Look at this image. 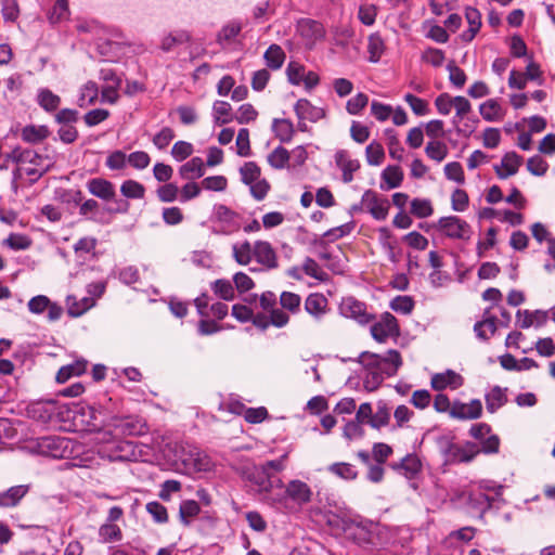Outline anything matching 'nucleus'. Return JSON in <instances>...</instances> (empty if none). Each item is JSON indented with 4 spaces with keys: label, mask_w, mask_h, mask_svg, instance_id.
<instances>
[{
    "label": "nucleus",
    "mask_w": 555,
    "mask_h": 555,
    "mask_svg": "<svg viewBox=\"0 0 555 555\" xmlns=\"http://www.w3.org/2000/svg\"><path fill=\"white\" fill-rule=\"evenodd\" d=\"M69 410V421L95 435L98 454L109 462L134 459V446L126 437L142 436L149 431L145 420L138 415H117L105 406L89 404H74Z\"/></svg>",
    "instance_id": "obj_1"
},
{
    "label": "nucleus",
    "mask_w": 555,
    "mask_h": 555,
    "mask_svg": "<svg viewBox=\"0 0 555 555\" xmlns=\"http://www.w3.org/2000/svg\"><path fill=\"white\" fill-rule=\"evenodd\" d=\"M287 459L288 454L284 453L260 465L248 463L237 468V474L250 492L267 499L274 489L284 487L279 474L286 468Z\"/></svg>",
    "instance_id": "obj_2"
},
{
    "label": "nucleus",
    "mask_w": 555,
    "mask_h": 555,
    "mask_svg": "<svg viewBox=\"0 0 555 555\" xmlns=\"http://www.w3.org/2000/svg\"><path fill=\"white\" fill-rule=\"evenodd\" d=\"M359 362L365 370L363 386L367 391L376 390L386 377L396 375L402 364L400 353L393 349L384 356L364 351L359 356Z\"/></svg>",
    "instance_id": "obj_3"
},
{
    "label": "nucleus",
    "mask_w": 555,
    "mask_h": 555,
    "mask_svg": "<svg viewBox=\"0 0 555 555\" xmlns=\"http://www.w3.org/2000/svg\"><path fill=\"white\" fill-rule=\"evenodd\" d=\"M436 442L446 464L468 463L480 453L477 443L472 441L457 443L454 437L448 435L438 437Z\"/></svg>",
    "instance_id": "obj_4"
},
{
    "label": "nucleus",
    "mask_w": 555,
    "mask_h": 555,
    "mask_svg": "<svg viewBox=\"0 0 555 555\" xmlns=\"http://www.w3.org/2000/svg\"><path fill=\"white\" fill-rule=\"evenodd\" d=\"M31 418L43 424H56L67 422L70 418V410L66 404L52 400L35 402L28 408Z\"/></svg>",
    "instance_id": "obj_5"
},
{
    "label": "nucleus",
    "mask_w": 555,
    "mask_h": 555,
    "mask_svg": "<svg viewBox=\"0 0 555 555\" xmlns=\"http://www.w3.org/2000/svg\"><path fill=\"white\" fill-rule=\"evenodd\" d=\"M284 492L271 498L272 504L286 507L288 502L302 507L311 502L313 492L308 483L299 479H292L284 483Z\"/></svg>",
    "instance_id": "obj_6"
},
{
    "label": "nucleus",
    "mask_w": 555,
    "mask_h": 555,
    "mask_svg": "<svg viewBox=\"0 0 555 555\" xmlns=\"http://www.w3.org/2000/svg\"><path fill=\"white\" fill-rule=\"evenodd\" d=\"M41 454L53 459H66L79 453V444L66 437L48 436L38 440Z\"/></svg>",
    "instance_id": "obj_7"
},
{
    "label": "nucleus",
    "mask_w": 555,
    "mask_h": 555,
    "mask_svg": "<svg viewBox=\"0 0 555 555\" xmlns=\"http://www.w3.org/2000/svg\"><path fill=\"white\" fill-rule=\"evenodd\" d=\"M211 221V231L216 234L229 235L241 228L240 215L223 204L214 206Z\"/></svg>",
    "instance_id": "obj_8"
},
{
    "label": "nucleus",
    "mask_w": 555,
    "mask_h": 555,
    "mask_svg": "<svg viewBox=\"0 0 555 555\" xmlns=\"http://www.w3.org/2000/svg\"><path fill=\"white\" fill-rule=\"evenodd\" d=\"M296 34L309 50L325 39V28L322 23L311 18H300L296 23Z\"/></svg>",
    "instance_id": "obj_9"
},
{
    "label": "nucleus",
    "mask_w": 555,
    "mask_h": 555,
    "mask_svg": "<svg viewBox=\"0 0 555 555\" xmlns=\"http://www.w3.org/2000/svg\"><path fill=\"white\" fill-rule=\"evenodd\" d=\"M338 309L344 318L351 319L360 325H366L375 319V315L367 311L365 302L352 296L344 297Z\"/></svg>",
    "instance_id": "obj_10"
},
{
    "label": "nucleus",
    "mask_w": 555,
    "mask_h": 555,
    "mask_svg": "<svg viewBox=\"0 0 555 555\" xmlns=\"http://www.w3.org/2000/svg\"><path fill=\"white\" fill-rule=\"evenodd\" d=\"M437 229L452 240L467 241L472 235L468 222L457 216L441 217L437 222Z\"/></svg>",
    "instance_id": "obj_11"
},
{
    "label": "nucleus",
    "mask_w": 555,
    "mask_h": 555,
    "mask_svg": "<svg viewBox=\"0 0 555 555\" xmlns=\"http://www.w3.org/2000/svg\"><path fill=\"white\" fill-rule=\"evenodd\" d=\"M371 335L378 343H385L388 338L400 335L398 320L390 312H384L379 320L371 325Z\"/></svg>",
    "instance_id": "obj_12"
},
{
    "label": "nucleus",
    "mask_w": 555,
    "mask_h": 555,
    "mask_svg": "<svg viewBox=\"0 0 555 555\" xmlns=\"http://www.w3.org/2000/svg\"><path fill=\"white\" fill-rule=\"evenodd\" d=\"M361 205L378 221L385 220L389 211V201L373 190H366L361 198Z\"/></svg>",
    "instance_id": "obj_13"
},
{
    "label": "nucleus",
    "mask_w": 555,
    "mask_h": 555,
    "mask_svg": "<svg viewBox=\"0 0 555 555\" xmlns=\"http://www.w3.org/2000/svg\"><path fill=\"white\" fill-rule=\"evenodd\" d=\"M482 414V403L479 399H473L468 403L454 401L450 409V417L460 421L477 420Z\"/></svg>",
    "instance_id": "obj_14"
},
{
    "label": "nucleus",
    "mask_w": 555,
    "mask_h": 555,
    "mask_svg": "<svg viewBox=\"0 0 555 555\" xmlns=\"http://www.w3.org/2000/svg\"><path fill=\"white\" fill-rule=\"evenodd\" d=\"M305 310L314 321L320 322L330 311L328 300L323 294L312 293L305 300Z\"/></svg>",
    "instance_id": "obj_15"
},
{
    "label": "nucleus",
    "mask_w": 555,
    "mask_h": 555,
    "mask_svg": "<svg viewBox=\"0 0 555 555\" xmlns=\"http://www.w3.org/2000/svg\"><path fill=\"white\" fill-rule=\"evenodd\" d=\"M254 257L258 263L267 269H275L278 267L276 253L272 245L267 241H257L254 244Z\"/></svg>",
    "instance_id": "obj_16"
},
{
    "label": "nucleus",
    "mask_w": 555,
    "mask_h": 555,
    "mask_svg": "<svg viewBox=\"0 0 555 555\" xmlns=\"http://www.w3.org/2000/svg\"><path fill=\"white\" fill-rule=\"evenodd\" d=\"M522 164V156L516 152L506 153L501 160V165H495L494 170L500 179H506L517 173Z\"/></svg>",
    "instance_id": "obj_17"
},
{
    "label": "nucleus",
    "mask_w": 555,
    "mask_h": 555,
    "mask_svg": "<svg viewBox=\"0 0 555 555\" xmlns=\"http://www.w3.org/2000/svg\"><path fill=\"white\" fill-rule=\"evenodd\" d=\"M88 191L95 197L103 201H112L116 195L114 184L103 178H93L87 182Z\"/></svg>",
    "instance_id": "obj_18"
},
{
    "label": "nucleus",
    "mask_w": 555,
    "mask_h": 555,
    "mask_svg": "<svg viewBox=\"0 0 555 555\" xmlns=\"http://www.w3.org/2000/svg\"><path fill=\"white\" fill-rule=\"evenodd\" d=\"M335 163L343 172V181L350 183L353 180V172L360 168L359 160L350 158L347 151L340 150L335 154Z\"/></svg>",
    "instance_id": "obj_19"
},
{
    "label": "nucleus",
    "mask_w": 555,
    "mask_h": 555,
    "mask_svg": "<svg viewBox=\"0 0 555 555\" xmlns=\"http://www.w3.org/2000/svg\"><path fill=\"white\" fill-rule=\"evenodd\" d=\"M294 109L299 120L317 122L325 116L323 108L312 105L310 101L306 99L298 100Z\"/></svg>",
    "instance_id": "obj_20"
},
{
    "label": "nucleus",
    "mask_w": 555,
    "mask_h": 555,
    "mask_svg": "<svg viewBox=\"0 0 555 555\" xmlns=\"http://www.w3.org/2000/svg\"><path fill=\"white\" fill-rule=\"evenodd\" d=\"M431 387L436 390H442L447 387L451 389H457L463 385V378L460 374L454 371L448 370L444 373L435 374L431 377Z\"/></svg>",
    "instance_id": "obj_21"
},
{
    "label": "nucleus",
    "mask_w": 555,
    "mask_h": 555,
    "mask_svg": "<svg viewBox=\"0 0 555 555\" xmlns=\"http://www.w3.org/2000/svg\"><path fill=\"white\" fill-rule=\"evenodd\" d=\"M506 388L500 386L492 387L485 395L486 409L489 413L493 414L504 406L507 402Z\"/></svg>",
    "instance_id": "obj_22"
},
{
    "label": "nucleus",
    "mask_w": 555,
    "mask_h": 555,
    "mask_svg": "<svg viewBox=\"0 0 555 555\" xmlns=\"http://www.w3.org/2000/svg\"><path fill=\"white\" fill-rule=\"evenodd\" d=\"M66 306L68 314L70 317L77 318L95 306V298L85 296L78 299L74 295H68L66 297Z\"/></svg>",
    "instance_id": "obj_23"
},
{
    "label": "nucleus",
    "mask_w": 555,
    "mask_h": 555,
    "mask_svg": "<svg viewBox=\"0 0 555 555\" xmlns=\"http://www.w3.org/2000/svg\"><path fill=\"white\" fill-rule=\"evenodd\" d=\"M29 487L27 485H18L0 492V507L16 506L20 501L27 494Z\"/></svg>",
    "instance_id": "obj_24"
},
{
    "label": "nucleus",
    "mask_w": 555,
    "mask_h": 555,
    "mask_svg": "<svg viewBox=\"0 0 555 555\" xmlns=\"http://www.w3.org/2000/svg\"><path fill=\"white\" fill-rule=\"evenodd\" d=\"M465 17L468 23V29L462 34V39L470 42L481 27V14L476 8L468 7L465 10Z\"/></svg>",
    "instance_id": "obj_25"
},
{
    "label": "nucleus",
    "mask_w": 555,
    "mask_h": 555,
    "mask_svg": "<svg viewBox=\"0 0 555 555\" xmlns=\"http://www.w3.org/2000/svg\"><path fill=\"white\" fill-rule=\"evenodd\" d=\"M479 113L481 117L489 122L501 121L505 115L504 109L495 99H490L481 103Z\"/></svg>",
    "instance_id": "obj_26"
},
{
    "label": "nucleus",
    "mask_w": 555,
    "mask_h": 555,
    "mask_svg": "<svg viewBox=\"0 0 555 555\" xmlns=\"http://www.w3.org/2000/svg\"><path fill=\"white\" fill-rule=\"evenodd\" d=\"M199 513V502L195 500H183L179 506V520L183 526L189 527Z\"/></svg>",
    "instance_id": "obj_27"
},
{
    "label": "nucleus",
    "mask_w": 555,
    "mask_h": 555,
    "mask_svg": "<svg viewBox=\"0 0 555 555\" xmlns=\"http://www.w3.org/2000/svg\"><path fill=\"white\" fill-rule=\"evenodd\" d=\"M243 24L238 20H232L224 24L222 28L217 34V42L221 46L229 44L234 41V39L242 31Z\"/></svg>",
    "instance_id": "obj_28"
},
{
    "label": "nucleus",
    "mask_w": 555,
    "mask_h": 555,
    "mask_svg": "<svg viewBox=\"0 0 555 555\" xmlns=\"http://www.w3.org/2000/svg\"><path fill=\"white\" fill-rule=\"evenodd\" d=\"M204 162L201 157H193L183 164L179 173L184 180H194L204 176Z\"/></svg>",
    "instance_id": "obj_29"
},
{
    "label": "nucleus",
    "mask_w": 555,
    "mask_h": 555,
    "mask_svg": "<svg viewBox=\"0 0 555 555\" xmlns=\"http://www.w3.org/2000/svg\"><path fill=\"white\" fill-rule=\"evenodd\" d=\"M285 59L286 54L284 50L275 43L269 46L263 54L266 65L272 70L280 69L283 66Z\"/></svg>",
    "instance_id": "obj_30"
},
{
    "label": "nucleus",
    "mask_w": 555,
    "mask_h": 555,
    "mask_svg": "<svg viewBox=\"0 0 555 555\" xmlns=\"http://www.w3.org/2000/svg\"><path fill=\"white\" fill-rule=\"evenodd\" d=\"M232 256L238 264L247 266L254 257V246L248 241L234 243L232 245Z\"/></svg>",
    "instance_id": "obj_31"
},
{
    "label": "nucleus",
    "mask_w": 555,
    "mask_h": 555,
    "mask_svg": "<svg viewBox=\"0 0 555 555\" xmlns=\"http://www.w3.org/2000/svg\"><path fill=\"white\" fill-rule=\"evenodd\" d=\"M474 331L479 339H489L496 331V318L486 311L483 319L474 325Z\"/></svg>",
    "instance_id": "obj_32"
},
{
    "label": "nucleus",
    "mask_w": 555,
    "mask_h": 555,
    "mask_svg": "<svg viewBox=\"0 0 555 555\" xmlns=\"http://www.w3.org/2000/svg\"><path fill=\"white\" fill-rule=\"evenodd\" d=\"M382 180L387 184L380 185L384 190H391L399 188L403 180V171L397 165L387 166L382 172Z\"/></svg>",
    "instance_id": "obj_33"
},
{
    "label": "nucleus",
    "mask_w": 555,
    "mask_h": 555,
    "mask_svg": "<svg viewBox=\"0 0 555 555\" xmlns=\"http://www.w3.org/2000/svg\"><path fill=\"white\" fill-rule=\"evenodd\" d=\"M212 116L216 125H225L234 119L232 106L225 101H216L212 105Z\"/></svg>",
    "instance_id": "obj_34"
},
{
    "label": "nucleus",
    "mask_w": 555,
    "mask_h": 555,
    "mask_svg": "<svg viewBox=\"0 0 555 555\" xmlns=\"http://www.w3.org/2000/svg\"><path fill=\"white\" fill-rule=\"evenodd\" d=\"M196 446L191 444L189 442H180L176 443L175 446V457L176 462H180L184 469L188 470V466L193 461V456L195 455V452L197 451Z\"/></svg>",
    "instance_id": "obj_35"
},
{
    "label": "nucleus",
    "mask_w": 555,
    "mask_h": 555,
    "mask_svg": "<svg viewBox=\"0 0 555 555\" xmlns=\"http://www.w3.org/2000/svg\"><path fill=\"white\" fill-rule=\"evenodd\" d=\"M99 96V88L94 81L86 82L79 90L77 104L80 107L91 105Z\"/></svg>",
    "instance_id": "obj_36"
},
{
    "label": "nucleus",
    "mask_w": 555,
    "mask_h": 555,
    "mask_svg": "<svg viewBox=\"0 0 555 555\" xmlns=\"http://www.w3.org/2000/svg\"><path fill=\"white\" fill-rule=\"evenodd\" d=\"M214 467V462L210 456L197 448L195 455L193 456L192 463L188 466V470H193L197 473H207L210 472Z\"/></svg>",
    "instance_id": "obj_37"
},
{
    "label": "nucleus",
    "mask_w": 555,
    "mask_h": 555,
    "mask_svg": "<svg viewBox=\"0 0 555 555\" xmlns=\"http://www.w3.org/2000/svg\"><path fill=\"white\" fill-rule=\"evenodd\" d=\"M49 135V130L46 126H26L23 128L21 137L28 143H39Z\"/></svg>",
    "instance_id": "obj_38"
},
{
    "label": "nucleus",
    "mask_w": 555,
    "mask_h": 555,
    "mask_svg": "<svg viewBox=\"0 0 555 555\" xmlns=\"http://www.w3.org/2000/svg\"><path fill=\"white\" fill-rule=\"evenodd\" d=\"M37 98L38 104L47 112L57 109L61 104V98L47 88L40 89Z\"/></svg>",
    "instance_id": "obj_39"
},
{
    "label": "nucleus",
    "mask_w": 555,
    "mask_h": 555,
    "mask_svg": "<svg viewBox=\"0 0 555 555\" xmlns=\"http://www.w3.org/2000/svg\"><path fill=\"white\" fill-rule=\"evenodd\" d=\"M449 149L442 141L433 140L429 141L425 147V153L428 158L441 163L448 156Z\"/></svg>",
    "instance_id": "obj_40"
},
{
    "label": "nucleus",
    "mask_w": 555,
    "mask_h": 555,
    "mask_svg": "<svg viewBox=\"0 0 555 555\" xmlns=\"http://www.w3.org/2000/svg\"><path fill=\"white\" fill-rule=\"evenodd\" d=\"M390 421V408H388L387 403L384 401H378L376 411L373 413V417L371 420V427L375 429H380L382 427L389 424Z\"/></svg>",
    "instance_id": "obj_41"
},
{
    "label": "nucleus",
    "mask_w": 555,
    "mask_h": 555,
    "mask_svg": "<svg viewBox=\"0 0 555 555\" xmlns=\"http://www.w3.org/2000/svg\"><path fill=\"white\" fill-rule=\"evenodd\" d=\"M211 289L219 298L231 301L235 298V291L229 280L219 279L211 283Z\"/></svg>",
    "instance_id": "obj_42"
},
{
    "label": "nucleus",
    "mask_w": 555,
    "mask_h": 555,
    "mask_svg": "<svg viewBox=\"0 0 555 555\" xmlns=\"http://www.w3.org/2000/svg\"><path fill=\"white\" fill-rule=\"evenodd\" d=\"M69 16L67 0H56L48 12V20L51 24H57L67 20Z\"/></svg>",
    "instance_id": "obj_43"
},
{
    "label": "nucleus",
    "mask_w": 555,
    "mask_h": 555,
    "mask_svg": "<svg viewBox=\"0 0 555 555\" xmlns=\"http://www.w3.org/2000/svg\"><path fill=\"white\" fill-rule=\"evenodd\" d=\"M385 44L382 37L377 34H373L369 37L367 52L370 54L369 61L377 63L384 53Z\"/></svg>",
    "instance_id": "obj_44"
},
{
    "label": "nucleus",
    "mask_w": 555,
    "mask_h": 555,
    "mask_svg": "<svg viewBox=\"0 0 555 555\" xmlns=\"http://www.w3.org/2000/svg\"><path fill=\"white\" fill-rule=\"evenodd\" d=\"M99 538L103 543L118 542L122 538L120 528L115 524H103L99 529Z\"/></svg>",
    "instance_id": "obj_45"
},
{
    "label": "nucleus",
    "mask_w": 555,
    "mask_h": 555,
    "mask_svg": "<svg viewBox=\"0 0 555 555\" xmlns=\"http://www.w3.org/2000/svg\"><path fill=\"white\" fill-rule=\"evenodd\" d=\"M120 192L127 198L140 199L144 197L145 189L135 180H126L120 186Z\"/></svg>",
    "instance_id": "obj_46"
},
{
    "label": "nucleus",
    "mask_w": 555,
    "mask_h": 555,
    "mask_svg": "<svg viewBox=\"0 0 555 555\" xmlns=\"http://www.w3.org/2000/svg\"><path fill=\"white\" fill-rule=\"evenodd\" d=\"M273 131L275 135L282 142H289L292 140L294 128L293 124L287 119H274L273 120Z\"/></svg>",
    "instance_id": "obj_47"
},
{
    "label": "nucleus",
    "mask_w": 555,
    "mask_h": 555,
    "mask_svg": "<svg viewBox=\"0 0 555 555\" xmlns=\"http://www.w3.org/2000/svg\"><path fill=\"white\" fill-rule=\"evenodd\" d=\"M410 211L417 218H427L433 215L431 202L427 198H414L411 202Z\"/></svg>",
    "instance_id": "obj_48"
},
{
    "label": "nucleus",
    "mask_w": 555,
    "mask_h": 555,
    "mask_svg": "<svg viewBox=\"0 0 555 555\" xmlns=\"http://www.w3.org/2000/svg\"><path fill=\"white\" fill-rule=\"evenodd\" d=\"M404 101L409 104L416 116H426L430 113L429 103L424 99L412 93H406L404 95Z\"/></svg>",
    "instance_id": "obj_49"
},
{
    "label": "nucleus",
    "mask_w": 555,
    "mask_h": 555,
    "mask_svg": "<svg viewBox=\"0 0 555 555\" xmlns=\"http://www.w3.org/2000/svg\"><path fill=\"white\" fill-rule=\"evenodd\" d=\"M13 159L18 164H30L38 166L40 162L42 160V157L34 150L26 149V150H20L15 149L12 152Z\"/></svg>",
    "instance_id": "obj_50"
},
{
    "label": "nucleus",
    "mask_w": 555,
    "mask_h": 555,
    "mask_svg": "<svg viewBox=\"0 0 555 555\" xmlns=\"http://www.w3.org/2000/svg\"><path fill=\"white\" fill-rule=\"evenodd\" d=\"M328 472L345 480H352L358 475L354 466L345 462L331 464Z\"/></svg>",
    "instance_id": "obj_51"
},
{
    "label": "nucleus",
    "mask_w": 555,
    "mask_h": 555,
    "mask_svg": "<svg viewBox=\"0 0 555 555\" xmlns=\"http://www.w3.org/2000/svg\"><path fill=\"white\" fill-rule=\"evenodd\" d=\"M469 501L479 512H486L492 506L494 496H490L489 493L477 489L470 493Z\"/></svg>",
    "instance_id": "obj_52"
},
{
    "label": "nucleus",
    "mask_w": 555,
    "mask_h": 555,
    "mask_svg": "<svg viewBox=\"0 0 555 555\" xmlns=\"http://www.w3.org/2000/svg\"><path fill=\"white\" fill-rule=\"evenodd\" d=\"M242 181L249 185L260 179L261 170L255 162L245 163L240 169Z\"/></svg>",
    "instance_id": "obj_53"
},
{
    "label": "nucleus",
    "mask_w": 555,
    "mask_h": 555,
    "mask_svg": "<svg viewBox=\"0 0 555 555\" xmlns=\"http://www.w3.org/2000/svg\"><path fill=\"white\" fill-rule=\"evenodd\" d=\"M366 162L371 166H378L385 158L384 147L378 142L370 143L365 149Z\"/></svg>",
    "instance_id": "obj_54"
},
{
    "label": "nucleus",
    "mask_w": 555,
    "mask_h": 555,
    "mask_svg": "<svg viewBox=\"0 0 555 555\" xmlns=\"http://www.w3.org/2000/svg\"><path fill=\"white\" fill-rule=\"evenodd\" d=\"M145 509L155 522L166 524L168 521L167 508L162 503L157 501L149 502L145 505Z\"/></svg>",
    "instance_id": "obj_55"
},
{
    "label": "nucleus",
    "mask_w": 555,
    "mask_h": 555,
    "mask_svg": "<svg viewBox=\"0 0 555 555\" xmlns=\"http://www.w3.org/2000/svg\"><path fill=\"white\" fill-rule=\"evenodd\" d=\"M302 270L306 275L315 280L325 281L327 279V273L312 258L308 257L305 259L302 263Z\"/></svg>",
    "instance_id": "obj_56"
},
{
    "label": "nucleus",
    "mask_w": 555,
    "mask_h": 555,
    "mask_svg": "<svg viewBox=\"0 0 555 555\" xmlns=\"http://www.w3.org/2000/svg\"><path fill=\"white\" fill-rule=\"evenodd\" d=\"M289 159L288 151L282 146H278L268 155V163L276 169H282L286 166Z\"/></svg>",
    "instance_id": "obj_57"
},
{
    "label": "nucleus",
    "mask_w": 555,
    "mask_h": 555,
    "mask_svg": "<svg viewBox=\"0 0 555 555\" xmlns=\"http://www.w3.org/2000/svg\"><path fill=\"white\" fill-rule=\"evenodd\" d=\"M389 307L398 313L410 314L414 308V300L410 296H396Z\"/></svg>",
    "instance_id": "obj_58"
},
{
    "label": "nucleus",
    "mask_w": 555,
    "mask_h": 555,
    "mask_svg": "<svg viewBox=\"0 0 555 555\" xmlns=\"http://www.w3.org/2000/svg\"><path fill=\"white\" fill-rule=\"evenodd\" d=\"M386 134L388 137V150L390 157L401 162L403 159L404 149L400 144V141L392 129H387Z\"/></svg>",
    "instance_id": "obj_59"
},
{
    "label": "nucleus",
    "mask_w": 555,
    "mask_h": 555,
    "mask_svg": "<svg viewBox=\"0 0 555 555\" xmlns=\"http://www.w3.org/2000/svg\"><path fill=\"white\" fill-rule=\"evenodd\" d=\"M367 103L369 96L365 93L359 92L347 101L346 109L350 115H359Z\"/></svg>",
    "instance_id": "obj_60"
},
{
    "label": "nucleus",
    "mask_w": 555,
    "mask_h": 555,
    "mask_svg": "<svg viewBox=\"0 0 555 555\" xmlns=\"http://www.w3.org/2000/svg\"><path fill=\"white\" fill-rule=\"evenodd\" d=\"M281 306L292 313H296L300 309L301 298L292 292H283L280 296Z\"/></svg>",
    "instance_id": "obj_61"
},
{
    "label": "nucleus",
    "mask_w": 555,
    "mask_h": 555,
    "mask_svg": "<svg viewBox=\"0 0 555 555\" xmlns=\"http://www.w3.org/2000/svg\"><path fill=\"white\" fill-rule=\"evenodd\" d=\"M274 14V10L268 0L258 2L253 9V17L258 23H263Z\"/></svg>",
    "instance_id": "obj_62"
},
{
    "label": "nucleus",
    "mask_w": 555,
    "mask_h": 555,
    "mask_svg": "<svg viewBox=\"0 0 555 555\" xmlns=\"http://www.w3.org/2000/svg\"><path fill=\"white\" fill-rule=\"evenodd\" d=\"M127 163L134 169L142 170L150 165L151 157L144 151H135L127 155Z\"/></svg>",
    "instance_id": "obj_63"
},
{
    "label": "nucleus",
    "mask_w": 555,
    "mask_h": 555,
    "mask_svg": "<svg viewBox=\"0 0 555 555\" xmlns=\"http://www.w3.org/2000/svg\"><path fill=\"white\" fill-rule=\"evenodd\" d=\"M4 244L13 250H24L30 246L31 241L24 234L11 233Z\"/></svg>",
    "instance_id": "obj_64"
}]
</instances>
